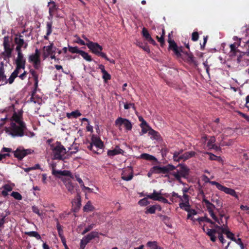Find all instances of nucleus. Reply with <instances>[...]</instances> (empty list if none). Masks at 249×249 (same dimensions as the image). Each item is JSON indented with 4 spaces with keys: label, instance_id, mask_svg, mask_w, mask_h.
Returning <instances> with one entry per match:
<instances>
[{
    "label": "nucleus",
    "instance_id": "f257e3e1",
    "mask_svg": "<svg viewBox=\"0 0 249 249\" xmlns=\"http://www.w3.org/2000/svg\"><path fill=\"white\" fill-rule=\"evenodd\" d=\"M168 42L169 43V49L173 51L178 57L181 56V53H184L187 56V61L189 63L193 64L196 66L197 65V62L193 54L187 52L184 53L182 50V47H178L175 41L171 38L170 34L168 35Z\"/></svg>",
    "mask_w": 249,
    "mask_h": 249
},
{
    "label": "nucleus",
    "instance_id": "f03ea898",
    "mask_svg": "<svg viewBox=\"0 0 249 249\" xmlns=\"http://www.w3.org/2000/svg\"><path fill=\"white\" fill-rule=\"evenodd\" d=\"M26 129V124H17L13 121H11L9 126H5L4 128L5 132L13 137L23 136L25 135L24 131Z\"/></svg>",
    "mask_w": 249,
    "mask_h": 249
},
{
    "label": "nucleus",
    "instance_id": "7ed1b4c3",
    "mask_svg": "<svg viewBox=\"0 0 249 249\" xmlns=\"http://www.w3.org/2000/svg\"><path fill=\"white\" fill-rule=\"evenodd\" d=\"M212 229H207L206 234L210 237L211 240L214 242L216 240L215 234H225L226 235L230 231L229 230L228 226H220L216 224L215 222L213 226H210Z\"/></svg>",
    "mask_w": 249,
    "mask_h": 249
},
{
    "label": "nucleus",
    "instance_id": "20e7f679",
    "mask_svg": "<svg viewBox=\"0 0 249 249\" xmlns=\"http://www.w3.org/2000/svg\"><path fill=\"white\" fill-rule=\"evenodd\" d=\"M87 147L94 153L101 154L103 152L104 144L99 137L93 135L91 138V142Z\"/></svg>",
    "mask_w": 249,
    "mask_h": 249
},
{
    "label": "nucleus",
    "instance_id": "39448f33",
    "mask_svg": "<svg viewBox=\"0 0 249 249\" xmlns=\"http://www.w3.org/2000/svg\"><path fill=\"white\" fill-rule=\"evenodd\" d=\"M3 46L4 51L1 53V56L4 60L9 61L12 57V53L13 51V45L11 46V41L8 36H5L3 38Z\"/></svg>",
    "mask_w": 249,
    "mask_h": 249
},
{
    "label": "nucleus",
    "instance_id": "423d86ee",
    "mask_svg": "<svg viewBox=\"0 0 249 249\" xmlns=\"http://www.w3.org/2000/svg\"><path fill=\"white\" fill-rule=\"evenodd\" d=\"M86 41H87L86 46L92 53L102 57H106V53L102 52L103 49L102 46L97 42L90 41L88 38H86Z\"/></svg>",
    "mask_w": 249,
    "mask_h": 249
},
{
    "label": "nucleus",
    "instance_id": "0eeeda50",
    "mask_svg": "<svg viewBox=\"0 0 249 249\" xmlns=\"http://www.w3.org/2000/svg\"><path fill=\"white\" fill-rule=\"evenodd\" d=\"M178 167H179V170L177 172H174L171 173L175 178L179 182H181V178H187L189 174V169L185 165L178 164Z\"/></svg>",
    "mask_w": 249,
    "mask_h": 249
},
{
    "label": "nucleus",
    "instance_id": "6e6552de",
    "mask_svg": "<svg viewBox=\"0 0 249 249\" xmlns=\"http://www.w3.org/2000/svg\"><path fill=\"white\" fill-rule=\"evenodd\" d=\"M53 160H63V157L66 154V149L64 146L61 144L60 142H57L56 146L53 148Z\"/></svg>",
    "mask_w": 249,
    "mask_h": 249
},
{
    "label": "nucleus",
    "instance_id": "1a4fd4ad",
    "mask_svg": "<svg viewBox=\"0 0 249 249\" xmlns=\"http://www.w3.org/2000/svg\"><path fill=\"white\" fill-rule=\"evenodd\" d=\"M176 169V167L172 164H168L166 166L160 167L159 166H154L150 169L151 173L154 174H166L169 173Z\"/></svg>",
    "mask_w": 249,
    "mask_h": 249
},
{
    "label": "nucleus",
    "instance_id": "9d476101",
    "mask_svg": "<svg viewBox=\"0 0 249 249\" xmlns=\"http://www.w3.org/2000/svg\"><path fill=\"white\" fill-rule=\"evenodd\" d=\"M115 125L117 126L124 125L125 129L128 131L131 130L132 127V124L128 120L122 117H118L115 120Z\"/></svg>",
    "mask_w": 249,
    "mask_h": 249
},
{
    "label": "nucleus",
    "instance_id": "9b49d317",
    "mask_svg": "<svg viewBox=\"0 0 249 249\" xmlns=\"http://www.w3.org/2000/svg\"><path fill=\"white\" fill-rule=\"evenodd\" d=\"M47 6L49 8V16L48 18L49 19L52 20L53 16L56 13L59 8L58 6L53 0H51L48 3Z\"/></svg>",
    "mask_w": 249,
    "mask_h": 249
},
{
    "label": "nucleus",
    "instance_id": "f8f14e48",
    "mask_svg": "<svg viewBox=\"0 0 249 249\" xmlns=\"http://www.w3.org/2000/svg\"><path fill=\"white\" fill-rule=\"evenodd\" d=\"M31 150L30 149H20V148H18L15 151L13 152L14 156L18 160H21L27 155L31 154Z\"/></svg>",
    "mask_w": 249,
    "mask_h": 249
},
{
    "label": "nucleus",
    "instance_id": "ddd939ff",
    "mask_svg": "<svg viewBox=\"0 0 249 249\" xmlns=\"http://www.w3.org/2000/svg\"><path fill=\"white\" fill-rule=\"evenodd\" d=\"M99 233L97 231H91L86 236H84L80 241V243L86 246L90 241L95 238L99 237Z\"/></svg>",
    "mask_w": 249,
    "mask_h": 249
},
{
    "label": "nucleus",
    "instance_id": "4468645a",
    "mask_svg": "<svg viewBox=\"0 0 249 249\" xmlns=\"http://www.w3.org/2000/svg\"><path fill=\"white\" fill-rule=\"evenodd\" d=\"M14 42L17 45L22 46L24 49H26L28 46V43L24 41L23 36L20 34L16 35Z\"/></svg>",
    "mask_w": 249,
    "mask_h": 249
},
{
    "label": "nucleus",
    "instance_id": "2eb2a0df",
    "mask_svg": "<svg viewBox=\"0 0 249 249\" xmlns=\"http://www.w3.org/2000/svg\"><path fill=\"white\" fill-rule=\"evenodd\" d=\"M11 121H13L14 123H16L17 124H26L22 120V115L17 114L16 112H14L11 118H9L10 123Z\"/></svg>",
    "mask_w": 249,
    "mask_h": 249
},
{
    "label": "nucleus",
    "instance_id": "dca6fc26",
    "mask_svg": "<svg viewBox=\"0 0 249 249\" xmlns=\"http://www.w3.org/2000/svg\"><path fill=\"white\" fill-rule=\"evenodd\" d=\"M40 56V52L37 49H36L35 50V53L29 55V61L32 63L41 61Z\"/></svg>",
    "mask_w": 249,
    "mask_h": 249
},
{
    "label": "nucleus",
    "instance_id": "f3484780",
    "mask_svg": "<svg viewBox=\"0 0 249 249\" xmlns=\"http://www.w3.org/2000/svg\"><path fill=\"white\" fill-rule=\"evenodd\" d=\"M124 151L121 149L119 146L117 145L115 146L114 149L112 150H108L107 151V155L109 157H113L118 154L123 155Z\"/></svg>",
    "mask_w": 249,
    "mask_h": 249
},
{
    "label": "nucleus",
    "instance_id": "a211bd4d",
    "mask_svg": "<svg viewBox=\"0 0 249 249\" xmlns=\"http://www.w3.org/2000/svg\"><path fill=\"white\" fill-rule=\"evenodd\" d=\"M242 39L243 38H240L239 42H235L230 45V48L231 49L230 53H231V55L235 56L237 55V53L239 52V50L237 49V48L240 46L241 42Z\"/></svg>",
    "mask_w": 249,
    "mask_h": 249
},
{
    "label": "nucleus",
    "instance_id": "6ab92c4d",
    "mask_svg": "<svg viewBox=\"0 0 249 249\" xmlns=\"http://www.w3.org/2000/svg\"><path fill=\"white\" fill-rule=\"evenodd\" d=\"M221 191L224 192L226 194L231 195L232 196L239 199L238 196L237 195L235 191L231 188L226 187L224 186H223Z\"/></svg>",
    "mask_w": 249,
    "mask_h": 249
},
{
    "label": "nucleus",
    "instance_id": "aec40b11",
    "mask_svg": "<svg viewBox=\"0 0 249 249\" xmlns=\"http://www.w3.org/2000/svg\"><path fill=\"white\" fill-rule=\"evenodd\" d=\"M15 63L16 65L21 66L22 67L25 68L26 59L24 58L23 54L18 55L15 61Z\"/></svg>",
    "mask_w": 249,
    "mask_h": 249
},
{
    "label": "nucleus",
    "instance_id": "412c9836",
    "mask_svg": "<svg viewBox=\"0 0 249 249\" xmlns=\"http://www.w3.org/2000/svg\"><path fill=\"white\" fill-rule=\"evenodd\" d=\"M52 27H53V22L52 20L49 22H47L46 23V30L47 32L46 35L44 36V38L45 40H48L49 39V36L52 34Z\"/></svg>",
    "mask_w": 249,
    "mask_h": 249
},
{
    "label": "nucleus",
    "instance_id": "4be33fe9",
    "mask_svg": "<svg viewBox=\"0 0 249 249\" xmlns=\"http://www.w3.org/2000/svg\"><path fill=\"white\" fill-rule=\"evenodd\" d=\"M64 184L69 192L71 194L74 193V186L69 179L65 180L64 181Z\"/></svg>",
    "mask_w": 249,
    "mask_h": 249
},
{
    "label": "nucleus",
    "instance_id": "5701e85b",
    "mask_svg": "<svg viewBox=\"0 0 249 249\" xmlns=\"http://www.w3.org/2000/svg\"><path fill=\"white\" fill-rule=\"evenodd\" d=\"M161 193L160 192H156L154 190L153 193L151 194L146 195V197L149 199H151L153 200L158 201L159 198L160 197Z\"/></svg>",
    "mask_w": 249,
    "mask_h": 249
},
{
    "label": "nucleus",
    "instance_id": "b1692460",
    "mask_svg": "<svg viewBox=\"0 0 249 249\" xmlns=\"http://www.w3.org/2000/svg\"><path fill=\"white\" fill-rule=\"evenodd\" d=\"M196 152L194 151H189L184 153V154L181 155V158L182 160L185 161L190 158L193 157L196 155Z\"/></svg>",
    "mask_w": 249,
    "mask_h": 249
},
{
    "label": "nucleus",
    "instance_id": "393cba45",
    "mask_svg": "<svg viewBox=\"0 0 249 249\" xmlns=\"http://www.w3.org/2000/svg\"><path fill=\"white\" fill-rule=\"evenodd\" d=\"M141 158L142 159L148 161H157L158 160L156 157L147 153H143L141 155Z\"/></svg>",
    "mask_w": 249,
    "mask_h": 249
},
{
    "label": "nucleus",
    "instance_id": "a878e982",
    "mask_svg": "<svg viewBox=\"0 0 249 249\" xmlns=\"http://www.w3.org/2000/svg\"><path fill=\"white\" fill-rule=\"evenodd\" d=\"M196 221L199 222V225H201V223L202 222H206L209 223L211 224V226H213V225L214 224V222L212 221L206 216L198 217L196 219Z\"/></svg>",
    "mask_w": 249,
    "mask_h": 249
},
{
    "label": "nucleus",
    "instance_id": "bb28decb",
    "mask_svg": "<svg viewBox=\"0 0 249 249\" xmlns=\"http://www.w3.org/2000/svg\"><path fill=\"white\" fill-rule=\"evenodd\" d=\"M202 202L205 203L208 211L214 210L215 208V206L207 200L206 197L202 199Z\"/></svg>",
    "mask_w": 249,
    "mask_h": 249
},
{
    "label": "nucleus",
    "instance_id": "cd10ccee",
    "mask_svg": "<svg viewBox=\"0 0 249 249\" xmlns=\"http://www.w3.org/2000/svg\"><path fill=\"white\" fill-rule=\"evenodd\" d=\"M95 208L92 205L91 202L89 201L84 206L83 210L84 212H90L94 210Z\"/></svg>",
    "mask_w": 249,
    "mask_h": 249
},
{
    "label": "nucleus",
    "instance_id": "c85d7f7f",
    "mask_svg": "<svg viewBox=\"0 0 249 249\" xmlns=\"http://www.w3.org/2000/svg\"><path fill=\"white\" fill-rule=\"evenodd\" d=\"M73 205H75V209L78 210L80 209L81 205V200L80 195L77 193L75 199L73 202Z\"/></svg>",
    "mask_w": 249,
    "mask_h": 249
},
{
    "label": "nucleus",
    "instance_id": "c756f323",
    "mask_svg": "<svg viewBox=\"0 0 249 249\" xmlns=\"http://www.w3.org/2000/svg\"><path fill=\"white\" fill-rule=\"evenodd\" d=\"M133 177V174L132 171H130V173H129V175H127L125 171H124L122 174L121 178L122 179L125 180V181H129L132 179Z\"/></svg>",
    "mask_w": 249,
    "mask_h": 249
},
{
    "label": "nucleus",
    "instance_id": "7c9ffc66",
    "mask_svg": "<svg viewBox=\"0 0 249 249\" xmlns=\"http://www.w3.org/2000/svg\"><path fill=\"white\" fill-rule=\"evenodd\" d=\"M81 115V113L78 110L72 111L71 113H67L66 114V116L68 118H71V117L76 118Z\"/></svg>",
    "mask_w": 249,
    "mask_h": 249
},
{
    "label": "nucleus",
    "instance_id": "2f4dec72",
    "mask_svg": "<svg viewBox=\"0 0 249 249\" xmlns=\"http://www.w3.org/2000/svg\"><path fill=\"white\" fill-rule=\"evenodd\" d=\"M181 202L179 203V207L184 210L186 212H188L189 211V209L190 207V205L189 204V202H183V201H180Z\"/></svg>",
    "mask_w": 249,
    "mask_h": 249
},
{
    "label": "nucleus",
    "instance_id": "473e14b6",
    "mask_svg": "<svg viewBox=\"0 0 249 249\" xmlns=\"http://www.w3.org/2000/svg\"><path fill=\"white\" fill-rule=\"evenodd\" d=\"M25 234L31 237H34L37 240H40L41 238L40 235L37 231H27L25 232Z\"/></svg>",
    "mask_w": 249,
    "mask_h": 249
},
{
    "label": "nucleus",
    "instance_id": "72a5a7b5",
    "mask_svg": "<svg viewBox=\"0 0 249 249\" xmlns=\"http://www.w3.org/2000/svg\"><path fill=\"white\" fill-rule=\"evenodd\" d=\"M146 245L152 249H162V248L158 245L156 241H149L147 243Z\"/></svg>",
    "mask_w": 249,
    "mask_h": 249
},
{
    "label": "nucleus",
    "instance_id": "f704fd0d",
    "mask_svg": "<svg viewBox=\"0 0 249 249\" xmlns=\"http://www.w3.org/2000/svg\"><path fill=\"white\" fill-rule=\"evenodd\" d=\"M79 54H80L84 59L88 62H91L92 60L91 56L88 53L81 50Z\"/></svg>",
    "mask_w": 249,
    "mask_h": 249
},
{
    "label": "nucleus",
    "instance_id": "c9c22d12",
    "mask_svg": "<svg viewBox=\"0 0 249 249\" xmlns=\"http://www.w3.org/2000/svg\"><path fill=\"white\" fill-rule=\"evenodd\" d=\"M17 77H18V76H16L14 73H12L11 75L10 76L9 78L8 79H6V80L5 81V82L3 84L0 85V86L1 85H4L7 84V83H9V84H12L14 82L15 79Z\"/></svg>",
    "mask_w": 249,
    "mask_h": 249
},
{
    "label": "nucleus",
    "instance_id": "e433bc0d",
    "mask_svg": "<svg viewBox=\"0 0 249 249\" xmlns=\"http://www.w3.org/2000/svg\"><path fill=\"white\" fill-rule=\"evenodd\" d=\"M148 134L149 135L151 136L153 139L156 140H158L160 138L159 133L152 128L149 130Z\"/></svg>",
    "mask_w": 249,
    "mask_h": 249
},
{
    "label": "nucleus",
    "instance_id": "4c0bfd02",
    "mask_svg": "<svg viewBox=\"0 0 249 249\" xmlns=\"http://www.w3.org/2000/svg\"><path fill=\"white\" fill-rule=\"evenodd\" d=\"M142 36L145 38V40H148L151 37L150 35L148 33V30L145 27H143L142 32Z\"/></svg>",
    "mask_w": 249,
    "mask_h": 249
},
{
    "label": "nucleus",
    "instance_id": "58836bf2",
    "mask_svg": "<svg viewBox=\"0 0 249 249\" xmlns=\"http://www.w3.org/2000/svg\"><path fill=\"white\" fill-rule=\"evenodd\" d=\"M68 50L72 53H78L79 54L81 50H79L77 47H72L68 45Z\"/></svg>",
    "mask_w": 249,
    "mask_h": 249
},
{
    "label": "nucleus",
    "instance_id": "ea45409f",
    "mask_svg": "<svg viewBox=\"0 0 249 249\" xmlns=\"http://www.w3.org/2000/svg\"><path fill=\"white\" fill-rule=\"evenodd\" d=\"M155 212H156L155 207V205H154L152 206H150L149 207H147L146 208V210L144 213L146 214H148V213L153 214V213H155Z\"/></svg>",
    "mask_w": 249,
    "mask_h": 249
},
{
    "label": "nucleus",
    "instance_id": "a19ab883",
    "mask_svg": "<svg viewBox=\"0 0 249 249\" xmlns=\"http://www.w3.org/2000/svg\"><path fill=\"white\" fill-rule=\"evenodd\" d=\"M244 43H245V44H244L243 48L244 51H243V53L247 56H249V40H247L244 42Z\"/></svg>",
    "mask_w": 249,
    "mask_h": 249
},
{
    "label": "nucleus",
    "instance_id": "79ce46f5",
    "mask_svg": "<svg viewBox=\"0 0 249 249\" xmlns=\"http://www.w3.org/2000/svg\"><path fill=\"white\" fill-rule=\"evenodd\" d=\"M11 196L18 200H20L22 198V196L18 192H13L11 194Z\"/></svg>",
    "mask_w": 249,
    "mask_h": 249
},
{
    "label": "nucleus",
    "instance_id": "37998d69",
    "mask_svg": "<svg viewBox=\"0 0 249 249\" xmlns=\"http://www.w3.org/2000/svg\"><path fill=\"white\" fill-rule=\"evenodd\" d=\"M53 47V43H51L50 45L48 46L44 47V49H45V51H46L48 55H51L53 53V51H52Z\"/></svg>",
    "mask_w": 249,
    "mask_h": 249
},
{
    "label": "nucleus",
    "instance_id": "c03bdc74",
    "mask_svg": "<svg viewBox=\"0 0 249 249\" xmlns=\"http://www.w3.org/2000/svg\"><path fill=\"white\" fill-rule=\"evenodd\" d=\"M95 226V224H91L89 225L87 227H86L84 230L83 231V232H82V235H84L85 234V233H86L87 232H89V231H90V230H91Z\"/></svg>",
    "mask_w": 249,
    "mask_h": 249
},
{
    "label": "nucleus",
    "instance_id": "a18cd8bd",
    "mask_svg": "<svg viewBox=\"0 0 249 249\" xmlns=\"http://www.w3.org/2000/svg\"><path fill=\"white\" fill-rule=\"evenodd\" d=\"M103 79L105 82L111 79V75L107 71L103 73Z\"/></svg>",
    "mask_w": 249,
    "mask_h": 249
},
{
    "label": "nucleus",
    "instance_id": "49530a36",
    "mask_svg": "<svg viewBox=\"0 0 249 249\" xmlns=\"http://www.w3.org/2000/svg\"><path fill=\"white\" fill-rule=\"evenodd\" d=\"M25 68L21 66L16 65V69L12 73L18 76V74L19 73L20 69L24 70Z\"/></svg>",
    "mask_w": 249,
    "mask_h": 249
},
{
    "label": "nucleus",
    "instance_id": "de8ad7c7",
    "mask_svg": "<svg viewBox=\"0 0 249 249\" xmlns=\"http://www.w3.org/2000/svg\"><path fill=\"white\" fill-rule=\"evenodd\" d=\"M62 176L70 177L71 178L74 179V175H72L71 172L68 170L62 171Z\"/></svg>",
    "mask_w": 249,
    "mask_h": 249
},
{
    "label": "nucleus",
    "instance_id": "09e8293b",
    "mask_svg": "<svg viewBox=\"0 0 249 249\" xmlns=\"http://www.w3.org/2000/svg\"><path fill=\"white\" fill-rule=\"evenodd\" d=\"M138 204L142 206H146L149 204V202L147 200L146 198H144L139 200Z\"/></svg>",
    "mask_w": 249,
    "mask_h": 249
},
{
    "label": "nucleus",
    "instance_id": "8fccbe9b",
    "mask_svg": "<svg viewBox=\"0 0 249 249\" xmlns=\"http://www.w3.org/2000/svg\"><path fill=\"white\" fill-rule=\"evenodd\" d=\"M209 183L213 185L216 186V188L220 191H221L222 187L223 186V185H222L221 184H220V183L215 181H210Z\"/></svg>",
    "mask_w": 249,
    "mask_h": 249
},
{
    "label": "nucleus",
    "instance_id": "3c124183",
    "mask_svg": "<svg viewBox=\"0 0 249 249\" xmlns=\"http://www.w3.org/2000/svg\"><path fill=\"white\" fill-rule=\"evenodd\" d=\"M32 210L34 213L37 214L38 216H41L42 215V213L40 212V210L37 206H32Z\"/></svg>",
    "mask_w": 249,
    "mask_h": 249
},
{
    "label": "nucleus",
    "instance_id": "603ef678",
    "mask_svg": "<svg viewBox=\"0 0 249 249\" xmlns=\"http://www.w3.org/2000/svg\"><path fill=\"white\" fill-rule=\"evenodd\" d=\"M215 221V223L217 222L220 226H225V222L223 221V218H218L216 217V219L214 220Z\"/></svg>",
    "mask_w": 249,
    "mask_h": 249
},
{
    "label": "nucleus",
    "instance_id": "864d4df0",
    "mask_svg": "<svg viewBox=\"0 0 249 249\" xmlns=\"http://www.w3.org/2000/svg\"><path fill=\"white\" fill-rule=\"evenodd\" d=\"M6 80V76L5 74V71H2L1 69L0 70V82L1 81H4Z\"/></svg>",
    "mask_w": 249,
    "mask_h": 249
},
{
    "label": "nucleus",
    "instance_id": "5fc2aeb1",
    "mask_svg": "<svg viewBox=\"0 0 249 249\" xmlns=\"http://www.w3.org/2000/svg\"><path fill=\"white\" fill-rule=\"evenodd\" d=\"M206 154L210 155L209 159L211 160H217L218 159L220 158L219 157H217L210 152H206Z\"/></svg>",
    "mask_w": 249,
    "mask_h": 249
},
{
    "label": "nucleus",
    "instance_id": "6e6d98bb",
    "mask_svg": "<svg viewBox=\"0 0 249 249\" xmlns=\"http://www.w3.org/2000/svg\"><path fill=\"white\" fill-rule=\"evenodd\" d=\"M199 38V34L197 32H194L192 34V40L193 41H196L198 40Z\"/></svg>",
    "mask_w": 249,
    "mask_h": 249
},
{
    "label": "nucleus",
    "instance_id": "4d7b16f0",
    "mask_svg": "<svg viewBox=\"0 0 249 249\" xmlns=\"http://www.w3.org/2000/svg\"><path fill=\"white\" fill-rule=\"evenodd\" d=\"M215 142V138L213 136L211 137L210 139L208 141V143H207V146L209 148L212 145L214 144V142Z\"/></svg>",
    "mask_w": 249,
    "mask_h": 249
},
{
    "label": "nucleus",
    "instance_id": "13d9d810",
    "mask_svg": "<svg viewBox=\"0 0 249 249\" xmlns=\"http://www.w3.org/2000/svg\"><path fill=\"white\" fill-rule=\"evenodd\" d=\"M212 129L213 131L218 133H221L222 130V128L220 127V125H219L218 124H217V125L215 126H213Z\"/></svg>",
    "mask_w": 249,
    "mask_h": 249
},
{
    "label": "nucleus",
    "instance_id": "bf43d9fd",
    "mask_svg": "<svg viewBox=\"0 0 249 249\" xmlns=\"http://www.w3.org/2000/svg\"><path fill=\"white\" fill-rule=\"evenodd\" d=\"M30 72L32 74V75L34 78V80L38 79V74L35 70H34L33 69H31L30 70Z\"/></svg>",
    "mask_w": 249,
    "mask_h": 249
},
{
    "label": "nucleus",
    "instance_id": "052dcab7",
    "mask_svg": "<svg viewBox=\"0 0 249 249\" xmlns=\"http://www.w3.org/2000/svg\"><path fill=\"white\" fill-rule=\"evenodd\" d=\"M74 178H75L76 180L80 184L81 187L84 186V182H83L82 179L79 177V175L75 174L74 176Z\"/></svg>",
    "mask_w": 249,
    "mask_h": 249
},
{
    "label": "nucleus",
    "instance_id": "680f3d73",
    "mask_svg": "<svg viewBox=\"0 0 249 249\" xmlns=\"http://www.w3.org/2000/svg\"><path fill=\"white\" fill-rule=\"evenodd\" d=\"M2 188L8 192H11L13 190V187L9 184H4Z\"/></svg>",
    "mask_w": 249,
    "mask_h": 249
},
{
    "label": "nucleus",
    "instance_id": "e2e57ef3",
    "mask_svg": "<svg viewBox=\"0 0 249 249\" xmlns=\"http://www.w3.org/2000/svg\"><path fill=\"white\" fill-rule=\"evenodd\" d=\"M131 107H132L134 110H136V107L134 103H126L124 105V108L125 109H128Z\"/></svg>",
    "mask_w": 249,
    "mask_h": 249
},
{
    "label": "nucleus",
    "instance_id": "0e129e2a",
    "mask_svg": "<svg viewBox=\"0 0 249 249\" xmlns=\"http://www.w3.org/2000/svg\"><path fill=\"white\" fill-rule=\"evenodd\" d=\"M156 39L158 40L160 44L161 47H163L165 44L164 37L163 36L159 37L158 36H156Z\"/></svg>",
    "mask_w": 249,
    "mask_h": 249
},
{
    "label": "nucleus",
    "instance_id": "69168bd1",
    "mask_svg": "<svg viewBox=\"0 0 249 249\" xmlns=\"http://www.w3.org/2000/svg\"><path fill=\"white\" fill-rule=\"evenodd\" d=\"M142 129V134H145L147 132L148 133L149 131V130L151 129V127H150L148 125H146L145 127H143L142 126H141Z\"/></svg>",
    "mask_w": 249,
    "mask_h": 249
},
{
    "label": "nucleus",
    "instance_id": "338daca9",
    "mask_svg": "<svg viewBox=\"0 0 249 249\" xmlns=\"http://www.w3.org/2000/svg\"><path fill=\"white\" fill-rule=\"evenodd\" d=\"M1 123H0V128L3 126L7 122H9V119L5 117L4 118H1L0 120Z\"/></svg>",
    "mask_w": 249,
    "mask_h": 249
},
{
    "label": "nucleus",
    "instance_id": "774afa93",
    "mask_svg": "<svg viewBox=\"0 0 249 249\" xmlns=\"http://www.w3.org/2000/svg\"><path fill=\"white\" fill-rule=\"evenodd\" d=\"M140 47L143 49L145 52H147V53H149L150 52V48L149 46L147 45H140Z\"/></svg>",
    "mask_w": 249,
    "mask_h": 249
}]
</instances>
